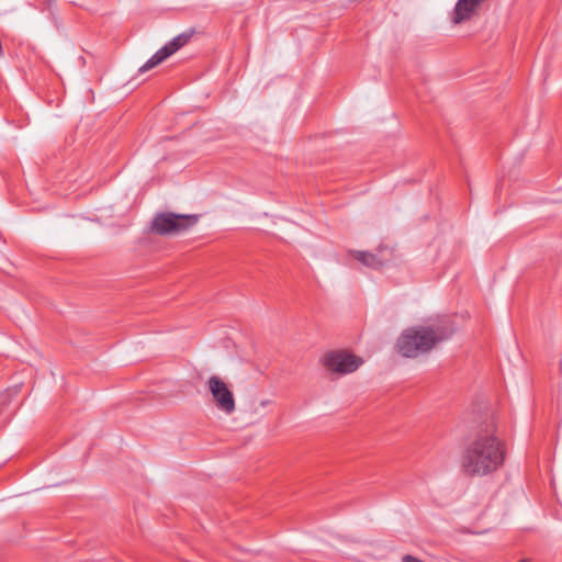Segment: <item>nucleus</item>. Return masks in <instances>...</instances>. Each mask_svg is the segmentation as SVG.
<instances>
[{
    "instance_id": "f257e3e1",
    "label": "nucleus",
    "mask_w": 562,
    "mask_h": 562,
    "mask_svg": "<svg viewBox=\"0 0 562 562\" xmlns=\"http://www.w3.org/2000/svg\"><path fill=\"white\" fill-rule=\"evenodd\" d=\"M505 454V445L496 436L494 425L485 424L464 445L460 468L465 476H486L502 468Z\"/></svg>"
},
{
    "instance_id": "f03ea898",
    "label": "nucleus",
    "mask_w": 562,
    "mask_h": 562,
    "mask_svg": "<svg viewBox=\"0 0 562 562\" xmlns=\"http://www.w3.org/2000/svg\"><path fill=\"white\" fill-rule=\"evenodd\" d=\"M454 328L448 318L428 326L406 329L397 339L396 348L406 358H416L430 351L437 344L452 336Z\"/></svg>"
},
{
    "instance_id": "7ed1b4c3",
    "label": "nucleus",
    "mask_w": 562,
    "mask_h": 562,
    "mask_svg": "<svg viewBox=\"0 0 562 562\" xmlns=\"http://www.w3.org/2000/svg\"><path fill=\"white\" fill-rule=\"evenodd\" d=\"M321 364L330 374L347 375L357 371L363 359L346 349L330 350L319 359Z\"/></svg>"
},
{
    "instance_id": "20e7f679",
    "label": "nucleus",
    "mask_w": 562,
    "mask_h": 562,
    "mask_svg": "<svg viewBox=\"0 0 562 562\" xmlns=\"http://www.w3.org/2000/svg\"><path fill=\"white\" fill-rule=\"evenodd\" d=\"M196 215L176 214L164 212L157 214L151 223V231L158 235H178L189 231L198 223Z\"/></svg>"
},
{
    "instance_id": "39448f33",
    "label": "nucleus",
    "mask_w": 562,
    "mask_h": 562,
    "mask_svg": "<svg viewBox=\"0 0 562 562\" xmlns=\"http://www.w3.org/2000/svg\"><path fill=\"white\" fill-rule=\"evenodd\" d=\"M206 384L216 407L227 415L233 414L236 409L235 397L227 384L217 375L210 376Z\"/></svg>"
},
{
    "instance_id": "423d86ee",
    "label": "nucleus",
    "mask_w": 562,
    "mask_h": 562,
    "mask_svg": "<svg viewBox=\"0 0 562 562\" xmlns=\"http://www.w3.org/2000/svg\"><path fill=\"white\" fill-rule=\"evenodd\" d=\"M193 32L187 31L175 38H172L169 43H167L164 47H161L158 52H156L140 68L139 72H145L154 67L161 64L165 59H167L169 56L175 54L178 49L183 47L191 38Z\"/></svg>"
},
{
    "instance_id": "0eeeda50",
    "label": "nucleus",
    "mask_w": 562,
    "mask_h": 562,
    "mask_svg": "<svg viewBox=\"0 0 562 562\" xmlns=\"http://www.w3.org/2000/svg\"><path fill=\"white\" fill-rule=\"evenodd\" d=\"M487 1L488 0H458L451 15V21L454 24L469 21Z\"/></svg>"
},
{
    "instance_id": "6e6552de",
    "label": "nucleus",
    "mask_w": 562,
    "mask_h": 562,
    "mask_svg": "<svg viewBox=\"0 0 562 562\" xmlns=\"http://www.w3.org/2000/svg\"><path fill=\"white\" fill-rule=\"evenodd\" d=\"M353 257L364 266L372 269H379L387 261V258H383L380 257L379 255L360 250L355 251Z\"/></svg>"
},
{
    "instance_id": "1a4fd4ad",
    "label": "nucleus",
    "mask_w": 562,
    "mask_h": 562,
    "mask_svg": "<svg viewBox=\"0 0 562 562\" xmlns=\"http://www.w3.org/2000/svg\"><path fill=\"white\" fill-rule=\"evenodd\" d=\"M402 562H424L422 560H419L418 558L416 557H413L411 554H406L402 558Z\"/></svg>"
},
{
    "instance_id": "9d476101",
    "label": "nucleus",
    "mask_w": 562,
    "mask_h": 562,
    "mask_svg": "<svg viewBox=\"0 0 562 562\" xmlns=\"http://www.w3.org/2000/svg\"><path fill=\"white\" fill-rule=\"evenodd\" d=\"M270 403H271V402H270L269 400H265V401H261V402H260V405H261L262 407H265V406L269 405Z\"/></svg>"
},
{
    "instance_id": "9b49d317",
    "label": "nucleus",
    "mask_w": 562,
    "mask_h": 562,
    "mask_svg": "<svg viewBox=\"0 0 562 562\" xmlns=\"http://www.w3.org/2000/svg\"><path fill=\"white\" fill-rule=\"evenodd\" d=\"M519 562H528V560H521V561H519Z\"/></svg>"
}]
</instances>
